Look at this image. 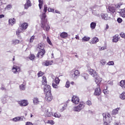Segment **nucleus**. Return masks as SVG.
Wrapping results in <instances>:
<instances>
[{
    "label": "nucleus",
    "instance_id": "nucleus-40",
    "mask_svg": "<svg viewBox=\"0 0 125 125\" xmlns=\"http://www.w3.org/2000/svg\"><path fill=\"white\" fill-rule=\"evenodd\" d=\"M23 32H24V31L23 30H22V29H20V27L19 29H18L16 32V35L17 36H19V35H20V33H23Z\"/></svg>",
    "mask_w": 125,
    "mask_h": 125
},
{
    "label": "nucleus",
    "instance_id": "nucleus-3",
    "mask_svg": "<svg viewBox=\"0 0 125 125\" xmlns=\"http://www.w3.org/2000/svg\"><path fill=\"white\" fill-rule=\"evenodd\" d=\"M84 106H85V104L83 102H80L78 106L73 107V110L74 112H81L84 108Z\"/></svg>",
    "mask_w": 125,
    "mask_h": 125
},
{
    "label": "nucleus",
    "instance_id": "nucleus-25",
    "mask_svg": "<svg viewBox=\"0 0 125 125\" xmlns=\"http://www.w3.org/2000/svg\"><path fill=\"white\" fill-rule=\"evenodd\" d=\"M8 23L9 25H11V26L14 25L15 24V19H10L8 21Z\"/></svg>",
    "mask_w": 125,
    "mask_h": 125
},
{
    "label": "nucleus",
    "instance_id": "nucleus-20",
    "mask_svg": "<svg viewBox=\"0 0 125 125\" xmlns=\"http://www.w3.org/2000/svg\"><path fill=\"white\" fill-rule=\"evenodd\" d=\"M92 14L95 16H97V17H99L100 16V11L99 10H93Z\"/></svg>",
    "mask_w": 125,
    "mask_h": 125
},
{
    "label": "nucleus",
    "instance_id": "nucleus-12",
    "mask_svg": "<svg viewBox=\"0 0 125 125\" xmlns=\"http://www.w3.org/2000/svg\"><path fill=\"white\" fill-rule=\"evenodd\" d=\"M101 16L104 20H109L110 18V17L108 16V14L106 13H102Z\"/></svg>",
    "mask_w": 125,
    "mask_h": 125
},
{
    "label": "nucleus",
    "instance_id": "nucleus-50",
    "mask_svg": "<svg viewBox=\"0 0 125 125\" xmlns=\"http://www.w3.org/2000/svg\"><path fill=\"white\" fill-rule=\"evenodd\" d=\"M65 87H67V88H68V87H70V82L67 81L65 84Z\"/></svg>",
    "mask_w": 125,
    "mask_h": 125
},
{
    "label": "nucleus",
    "instance_id": "nucleus-27",
    "mask_svg": "<svg viewBox=\"0 0 125 125\" xmlns=\"http://www.w3.org/2000/svg\"><path fill=\"white\" fill-rule=\"evenodd\" d=\"M42 84L43 85H46L47 84V82L46 81V77L43 76L42 78Z\"/></svg>",
    "mask_w": 125,
    "mask_h": 125
},
{
    "label": "nucleus",
    "instance_id": "nucleus-17",
    "mask_svg": "<svg viewBox=\"0 0 125 125\" xmlns=\"http://www.w3.org/2000/svg\"><path fill=\"white\" fill-rule=\"evenodd\" d=\"M40 102H42V100H41V99L37 97L33 98V103L34 105H38V104H40Z\"/></svg>",
    "mask_w": 125,
    "mask_h": 125
},
{
    "label": "nucleus",
    "instance_id": "nucleus-54",
    "mask_svg": "<svg viewBox=\"0 0 125 125\" xmlns=\"http://www.w3.org/2000/svg\"><path fill=\"white\" fill-rule=\"evenodd\" d=\"M66 107H67V104L62 106V109H61V112H63V111L66 109Z\"/></svg>",
    "mask_w": 125,
    "mask_h": 125
},
{
    "label": "nucleus",
    "instance_id": "nucleus-7",
    "mask_svg": "<svg viewBox=\"0 0 125 125\" xmlns=\"http://www.w3.org/2000/svg\"><path fill=\"white\" fill-rule=\"evenodd\" d=\"M21 68L19 66L14 65L12 68V71L14 74H17L19 72H20Z\"/></svg>",
    "mask_w": 125,
    "mask_h": 125
},
{
    "label": "nucleus",
    "instance_id": "nucleus-36",
    "mask_svg": "<svg viewBox=\"0 0 125 125\" xmlns=\"http://www.w3.org/2000/svg\"><path fill=\"white\" fill-rule=\"evenodd\" d=\"M96 27V23L94 22H92L90 23V28L92 29V30H94V29H95V27Z\"/></svg>",
    "mask_w": 125,
    "mask_h": 125
},
{
    "label": "nucleus",
    "instance_id": "nucleus-2",
    "mask_svg": "<svg viewBox=\"0 0 125 125\" xmlns=\"http://www.w3.org/2000/svg\"><path fill=\"white\" fill-rule=\"evenodd\" d=\"M103 120H104V125H110V123H111V115L109 113H103Z\"/></svg>",
    "mask_w": 125,
    "mask_h": 125
},
{
    "label": "nucleus",
    "instance_id": "nucleus-34",
    "mask_svg": "<svg viewBox=\"0 0 125 125\" xmlns=\"http://www.w3.org/2000/svg\"><path fill=\"white\" fill-rule=\"evenodd\" d=\"M120 110V108H117L115 109H113L112 111V115H117L118 113V111Z\"/></svg>",
    "mask_w": 125,
    "mask_h": 125
},
{
    "label": "nucleus",
    "instance_id": "nucleus-64",
    "mask_svg": "<svg viewBox=\"0 0 125 125\" xmlns=\"http://www.w3.org/2000/svg\"><path fill=\"white\" fill-rule=\"evenodd\" d=\"M1 18H4V15L3 14L0 15V19H1Z\"/></svg>",
    "mask_w": 125,
    "mask_h": 125
},
{
    "label": "nucleus",
    "instance_id": "nucleus-57",
    "mask_svg": "<svg viewBox=\"0 0 125 125\" xmlns=\"http://www.w3.org/2000/svg\"><path fill=\"white\" fill-rule=\"evenodd\" d=\"M120 37L121 38H123V39H125V34L123 32H122L121 34H120Z\"/></svg>",
    "mask_w": 125,
    "mask_h": 125
},
{
    "label": "nucleus",
    "instance_id": "nucleus-58",
    "mask_svg": "<svg viewBox=\"0 0 125 125\" xmlns=\"http://www.w3.org/2000/svg\"><path fill=\"white\" fill-rule=\"evenodd\" d=\"M117 22H118V23H122V22H123V20L121 18H119L117 19Z\"/></svg>",
    "mask_w": 125,
    "mask_h": 125
},
{
    "label": "nucleus",
    "instance_id": "nucleus-23",
    "mask_svg": "<svg viewBox=\"0 0 125 125\" xmlns=\"http://www.w3.org/2000/svg\"><path fill=\"white\" fill-rule=\"evenodd\" d=\"M60 37L62 39H66V38H68V33H67L66 32H62L60 34Z\"/></svg>",
    "mask_w": 125,
    "mask_h": 125
},
{
    "label": "nucleus",
    "instance_id": "nucleus-37",
    "mask_svg": "<svg viewBox=\"0 0 125 125\" xmlns=\"http://www.w3.org/2000/svg\"><path fill=\"white\" fill-rule=\"evenodd\" d=\"M90 40V38L87 36H84L82 38L83 42H88Z\"/></svg>",
    "mask_w": 125,
    "mask_h": 125
},
{
    "label": "nucleus",
    "instance_id": "nucleus-52",
    "mask_svg": "<svg viewBox=\"0 0 125 125\" xmlns=\"http://www.w3.org/2000/svg\"><path fill=\"white\" fill-rule=\"evenodd\" d=\"M36 58V56L34 54H31L30 57L29 58L30 60H34Z\"/></svg>",
    "mask_w": 125,
    "mask_h": 125
},
{
    "label": "nucleus",
    "instance_id": "nucleus-44",
    "mask_svg": "<svg viewBox=\"0 0 125 125\" xmlns=\"http://www.w3.org/2000/svg\"><path fill=\"white\" fill-rule=\"evenodd\" d=\"M26 87H25V85L22 84L20 85V89L21 90H25Z\"/></svg>",
    "mask_w": 125,
    "mask_h": 125
},
{
    "label": "nucleus",
    "instance_id": "nucleus-55",
    "mask_svg": "<svg viewBox=\"0 0 125 125\" xmlns=\"http://www.w3.org/2000/svg\"><path fill=\"white\" fill-rule=\"evenodd\" d=\"M106 49V46H103L99 48V50H100V51L105 50V49Z\"/></svg>",
    "mask_w": 125,
    "mask_h": 125
},
{
    "label": "nucleus",
    "instance_id": "nucleus-45",
    "mask_svg": "<svg viewBox=\"0 0 125 125\" xmlns=\"http://www.w3.org/2000/svg\"><path fill=\"white\" fill-rule=\"evenodd\" d=\"M55 83L57 84H59V83H60V80H59V78L58 77H56L55 79Z\"/></svg>",
    "mask_w": 125,
    "mask_h": 125
},
{
    "label": "nucleus",
    "instance_id": "nucleus-38",
    "mask_svg": "<svg viewBox=\"0 0 125 125\" xmlns=\"http://www.w3.org/2000/svg\"><path fill=\"white\" fill-rule=\"evenodd\" d=\"M53 117L55 118H60L61 117V114L59 112H56L53 114Z\"/></svg>",
    "mask_w": 125,
    "mask_h": 125
},
{
    "label": "nucleus",
    "instance_id": "nucleus-31",
    "mask_svg": "<svg viewBox=\"0 0 125 125\" xmlns=\"http://www.w3.org/2000/svg\"><path fill=\"white\" fill-rule=\"evenodd\" d=\"M120 85L122 88H125V80H121L120 82Z\"/></svg>",
    "mask_w": 125,
    "mask_h": 125
},
{
    "label": "nucleus",
    "instance_id": "nucleus-53",
    "mask_svg": "<svg viewBox=\"0 0 125 125\" xmlns=\"http://www.w3.org/2000/svg\"><path fill=\"white\" fill-rule=\"evenodd\" d=\"M103 92L104 94H108V93H109V91H108V90H107V88H106V89L103 90Z\"/></svg>",
    "mask_w": 125,
    "mask_h": 125
},
{
    "label": "nucleus",
    "instance_id": "nucleus-11",
    "mask_svg": "<svg viewBox=\"0 0 125 125\" xmlns=\"http://www.w3.org/2000/svg\"><path fill=\"white\" fill-rule=\"evenodd\" d=\"M20 28L21 30H22V31H23L26 30L28 28V23L24 22L20 26Z\"/></svg>",
    "mask_w": 125,
    "mask_h": 125
},
{
    "label": "nucleus",
    "instance_id": "nucleus-21",
    "mask_svg": "<svg viewBox=\"0 0 125 125\" xmlns=\"http://www.w3.org/2000/svg\"><path fill=\"white\" fill-rule=\"evenodd\" d=\"M53 63V61H47L43 63V65H44L45 66H50V65H52Z\"/></svg>",
    "mask_w": 125,
    "mask_h": 125
},
{
    "label": "nucleus",
    "instance_id": "nucleus-62",
    "mask_svg": "<svg viewBox=\"0 0 125 125\" xmlns=\"http://www.w3.org/2000/svg\"><path fill=\"white\" fill-rule=\"evenodd\" d=\"M25 125H33V123H32V122H27L25 123Z\"/></svg>",
    "mask_w": 125,
    "mask_h": 125
},
{
    "label": "nucleus",
    "instance_id": "nucleus-8",
    "mask_svg": "<svg viewBox=\"0 0 125 125\" xmlns=\"http://www.w3.org/2000/svg\"><path fill=\"white\" fill-rule=\"evenodd\" d=\"M45 100L47 102H50L52 100V95L51 93L46 94V96L45 97Z\"/></svg>",
    "mask_w": 125,
    "mask_h": 125
},
{
    "label": "nucleus",
    "instance_id": "nucleus-13",
    "mask_svg": "<svg viewBox=\"0 0 125 125\" xmlns=\"http://www.w3.org/2000/svg\"><path fill=\"white\" fill-rule=\"evenodd\" d=\"M32 5V3L30 0H26V2L24 4V9H28L30 6Z\"/></svg>",
    "mask_w": 125,
    "mask_h": 125
},
{
    "label": "nucleus",
    "instance_id": "nucleus-10",
    "mask_svg": "<svg viewBox=\"0 0 125 125\" xmlns=\"http://www.w3.org/2000/svg\"><path fill=\"white\" fill-rule=\"evenodd\" d=\"M88 73H89V74L91 75L92 77H95L96 76H97V73H96V71L92 69H89Z\"/></svg>",
    "mask_w": 125,
    "mask_h": 125
},
{
    "label": "nucleus",
    "instance_id": "nucleus-33",
    "mask_svg": "<svg viewBox=\"0 0 125 125\" xmlns=\"http://www.w3.org/2000/svg\"><path fill=\"white\" fill-rule=\"evenodd\" d=\"M6 98H7V96L6 95L1 98V100L2 103H3V104H5V103H6Z\"/></svg>",
    "mask_w": 125,
    "mask_h": 125
},
{
    "label": "nucleus",
    "instance_id": "nucleus-19",
    "mask_svg": "<svg viewBox=\"0 0 125 125\" xmlns=\"http://www.w3.org/2000/svg\"><path fill=\"white\" fill-rule=\"evenodd\" d=\"M99 42V40L98 38L97 37H94L92 38L90 42V43H92V44H94L95 43H96V42Z\"/></svg>",
    "mask_w": 125,
    "mask_h": 125
},
{
    "label": "nucleus",
    "instance_id": "nucleus-60",
    "mask_svg": "<svg viewBox=\"0 0 125 125\" xmlns=\"http://www.w3.org/2000/svg\"><path fill=\"white\" fill-rule=\"evenodd\" d=\"M0 88L1 90H6V88H5V87L3 85H2Z\"/></svg>",
    "mask_w": 125,
    "mask_h": 125
},
{
    "label": "nucleus",
    "instance_id": "nucleus-61",
    "mask_svg": "<svg viewBox=\"0 0 125 125\" xmlns=\"http://www.w3.org/2000/svg\"><path fill=\"white\" fill-rule=\"evenodd\" d=\"M53 13H58V14H60V12H59L57 10H54V12H53Z\"/></svg>",
    "mask_w": 125,
    "mask_h": 125
},
{
    "label": "nucleus",
    "instance_id": "nucleus-59",
    "mask_svg": "<svg viewBox=\"0 0 125 125\" xmlns=\"http://www.w3.org/2000/svg\"><path fill=\"white\" fill-rule=\"evenodd\" d=\"M48 12H54V9L49 8H48Z\"/></svg>",
    "mask_w": 125,
    "mask_h": 125
},
{
    "label": "nucleus",
    "instance_id": "nucleus-26",
    "mask_svg": "<svg viewBox=\"0 0 125 125\" xmlns=\"http://www.w3.org/2000/svg\"><path fill=\"white\" fill-rule=\"evenodd\" d=\"M12 121L13 122H20L21 121H23V118L20 117H17L13 119Z\"/></svg>",
    "mask_w": 125,
    "mask_h": 125
},
{
    "label": "nucleus",
    "instance_id": "nucleus-39",
    "mask_svg": "<svg viewBox=\"0 0 125 125\" xmlns=\"http://www.w3.org/2000/svg\"><path fill=\"white\" fill-rule=\"evenodd\" d=\"M39 6L40 9H42V4H43V0H39Z\"/></svg>",
    "mask_w": 125,
    "mask_h": 125
},
{
    "label": "nucleus",
    "instance_id": "nucleus-24",
    "mask_svg": "<svg viewBox=\"0 0 125 125\" xmlns=\"http://www.w3.org/2000/svg\"><path fill=\"white\" fill-rule=\"evenodd\" d=\"M120 16L125 18V8L124 9H122L121 11L119 12Z\"/></svg>",
    "mask_w": 125,
    "mask_h": 125
},
{
    "label": "nucleus",
    "instance_id": "nucleus-28",
    "mask_svg": "<svg viewBox=\"0 0 125 125\" xmlns=\"http://www.w3.org/2000/svg\"><path fill=\"white\" fill-rule=\"evenodd\" d=\"M108 10L110 12L114 13L116 11V9L113 6H110L108 7Z\"/></svg>",
    "mask_w": 125,
    "mask_h": 125
},
{
    "label": "nucleus",
    "instance_id": "nucleus-35",
    "mask_svg": "<svg viewBox=\"0 0 125 125\" xmlns=\"http://www.w3.org/2000/svg\"><path fill=\"white\" fill-rule=\"evenodd\" d=\"M11 8H12V4H8L6 6V7H5L4 9H5V10H10V9H11Z\"/></svg>",
    "mask_w": 125,
    "mask_h": 125
},
{
    "label": "nucleus",
    "instance_id": "nucleus-41",
    "mask_svg": "<svg viewBox=\"0 0 125 125\" xmlns=\"http://www.w3.org/2000/svg\"><path fill=\"white\" fill-rule=\"evenodd\" d=\"M46 124H49L51 125H53L55 124V122L53 120H48L46 122Z\"/></svg>",
    "mask_w": 125,
    "mask_h": 125
},
{
    "label": "nucleus",
    "instance_id": "nucleus-18",
    "mask_svg": "<svg viewBox=\"0 0 125 125\" xmlns=\"http://www.w3.org/2000/svg\"><path fill=\"white\" fill-rule=\"evenodd\" d=\"M94 94V95L99 96V95L101 94V90L100 89V88L98 87L96 88Z\"/></svg>",
    "mask_w": 125,
    "mask_h": 125
},
{
    "label": "nucleus",
    "instance_id": "nucleus-4",
    "mask_svg": "<svg viewBox=\"0 0 125 125\" xmlns=\"http://www.w3.org/2000/svg\"><path fill=\"white\" fill-rule=\"evenodd\" d=\"M51 88H50V85H44V91L46 94L51 93Z\"/></svg>",
    "mask_w": 125,
    "mask_h": 125
},
{
    "label": "nucleus",
    "instance_id": "nucleus-48",
    "mask_svg": "<svg viewBox=\"0 0 125 125\" xmlns=\"http://www.w3.org/2000/svg\"><path fill=\"white\" fill-rule=\"evenodd\" d=\"M106 65H108V66H113L114 65V62L113 61H109Z\"/></svg>",
    "mask_w": 125,
    "mask_h": 125
},
{
    "label": "nucleus",
    "instance_id": "nucleus-51",
    "mask_svg": "<svg viewBox=\"0 0 125 125\" xmlns=\"http://www.w3.org/2000/svg\"><path fill=\"white\" fill-rule=\"evenodd\" d=\"M52 86L54 87V88H56V89L58 88V85L57 84H55V83H52Z\"/></svg>",
    "mask_w": 125,
    "mask_h": 125
},
{
    "label": "nucleus",
    "instance_id": "nucleus-32",
    "mask_svg": "<svg viewBox=\"0 0 125 125\" xmlns=\"http://www.w3.org/2000/svg\"><path fill=\"white\" fill-rule=\"evenodd\" d=\"M119 98H120L121 100H125V92H122V93L120 95Z\"/></svg>",
    "mask_w": 125,
    "mask_h": 125
},
{
    "label": "nucleus",
    "instance_id": "nucleus-42",
    "mask_svg": "<svg viewBox=\"0 0 125 125\" xmlns=\"http://www.w3.org/2000/svg\"><path fill=\"white\" fill-rule=\"evenodd\" d=\"M100 63L103 65V66H104L105 64H106L107 62H106V60L104 59H102L100 61Z\"/></svg>",
    "mask_w": 125,
    "mask_h": 125
},
{
    "label": "nucleus",
    "instance_id": "nucleus-22",
    "mask_svg": "<svg viewBox=\"0 0 125 125\" xmlns=\"http://www.w3.org/2000/svg\"><path fill=\"white\" fill-rule=\"evenodd\" d=\"M95 78L96 79L95 83L97 85L101 83L102 80L99 77L97 76V75H96Z\"/></svg>",
    "mask_w": 125,
    "mask_h": 125
},
{
    "label": "nucleus",
    "instance_id": "nucleus-6",
    "mask_svg": "<svg viewBox=\"0 0 125 125\" xmlns=\"http://www.w3.org/2000/svg\"><path fill=\"white\" fill-rule=\"evenodd\" d=\"M80 71L76 70L74 71V73L72 74V78L73 80H76L80 76Z\"/></svg>",
    "mask_w": 125,
    "mask_h": 125
},
{
    "label": "nucleus",
    "instance_id": "nucleus-1",
    "mask_svg": "<svg viewBox=\"0 0 125 125\" xmlns=\"http://www.w3.org/2000/svg\"><path fill=\"white\" fill-rule=\"evenodd\" d=\"M47 11V7L46 5H44V9L43 12L41 15V24H42V28L44 30V31H49L50 29V27L48 25V23H47V20L45 19L46 18V12Z\"/></svg>",
    "mask_w": 125,
    "mask_h": 125
},
{
    "label": "nucleus",
    "instance_id": "nucleus-29",
    "mask_svg": "<svg viewBox=\"0 0 125 125\" xmlns=\"http://www.w3.org/2000/svg\"><path fill=\"white\" fill-rule=\"evenodd\" d=\"M119 35H115L113 37V42H118L119 41Z\"/></svg>",
    "mask_w": 125,
    "mask_h": 125
},
{
    "label": "nucleus",
    "instance_id": "nucleus-14",
    "mask_svg": "<svg viewBox=\"0 0 125 125\" xmlns=\"http://www.w3.org/2000/svg\"><path fill=\"white\" fill-rule=\"evenodd\" d=\"M43 111L44 114L46 115L47 117H51V116H53L52 112L48 111V108H46Z\"/></svg>",
    "mask_w": 125,
    "mask_h": 125
},
{
    "label": "nucleus",
    "instance_id": "nucleus-47",
    "mask_svg": "<svg viewBox=\"0 0 125 125\" xmlns=\"http://www.w3.org/2000/svg\"><path fill=\"white\" fill-rule=\"evenodd\" d=\"M43 74H44V73H43V72L40 71V72L38 73V76L39 77H42V76H43Z\"/></svg>",
    "mask_w": 125,
    "mask_h": 125
},
{
    "label": "nucleus",
    "instance_id": "nucleus-16",
    "mask_svg": "<svg viewBox=\"0 0 125 125\" xmlns=\"http://www.w3.org/2000/svg\"><path fill=\"white\" fill-rule=\"evenodd\" d=\"M19 104H20L21 106H27L29 104L26 100H22L19 102Z\"/></svg>",
    "mask_w": 125,
    "mask_h": 125
},
{
    "label": "nucleus",
    "instance_id": "nucleus-5",
    "mask_svg": "<svg viewBox=\"0 0 125 125\" xmlns=\"http://www.w3.org/2000/svg\"><path fill=\"white\" fill-rule=\"evenodd\" d=\"M71 101L74 104H79L80 103V98L77 96H73Z\"/></svg>",
    "mask_w": 125,
    "mask_h": 125
},
{
    "label": "nucleus",
    "instance_id": "nucleus-56",
    "mask_svg": "<svg viewBox=\"0 0 125 125\" xmlns=\"http://www.w3.org/2000/svg\"><path fill=\"white\" fill-rule=\"evenodd\" d=\"M86 104L87 105H88V106H90L92 105V104L91 103V102L90 101H87L86 102Z\"/></svg>",
    "mask_w": 125,
    "mask_h": 125
},
{
    "label": "nucleus",
    "instance_id": "nucleus-15",
    "mask_svg": "<svg viewBox=\"0 0 125 125\" xmlns=\"http://www.w3.org/2000/svg\"><path fill=\"white\" fill-rule=\"evenodd\" d=\"M44 45L42 43H40L38 45L37 50L39 51L40 50H44Z\"/></svg>",
    "mask_w": 125,
    "mask_h": 125
},
{
    "label": "nucleus",
    "instance_id": "nucleus-49",
    "mask_svg": "<svg viewBox=\"0 0 125 125\" xmlns=\"http://www.w3.org/2000/svg\"><path fill=\"white\" fill-rule=\"evenodd\" d=\"M46 40L48 43H49V44L51 45V44H52V43H51V41H50V39H49V37H47Z\"/></svg>",
    "mask_w": 125,
    "mask_h": 125
},
{
    "label": "nucleus",
    "instance_id": "nucleus-63",
    "mask_svg": "<svg viewBox=\"0 0 125 125\" xmlns=\"http://www.w3.org/2000/svg\"><path fill=\"white\" fill-rule=\"evenodd\" d=\"M115 7H116V8H120V7H121V5L120 4H118L115 5Z\"/></svg>",
    "mask_w": 125,
    "mask_h": 125
},
{
    "label": "nucleus",
    "instance_id": "nucleus-30",
    "mask_svg": "<svg viewBox=\"0 0 125 125\" xmlns=\"http://www.w3.org/2000/svg\"><path fill=\"white\" fill-rule=\"evenodd\" d=\"M20 42V41L17 40V39H14L12 41V44H14V45H16V44H18Z\"/></svg>",
    "mask_w": 125,
    "mask_h": 125
},
{
    "label": "nucleus",
    "instance_id": "nucleus-46",
    "mask_svg": "<svg viewBox=\"0 0 125 125\" xmlns=\"http://www.w3.org/2000/svg\"><path fill=\"white\" fill-rule=\"evenodd\" d=\"M35 40V36H32L29 40V42H34V40Z\"/></svg>",
    "mask_w": 125,
    "mask_h": 125
},
{
    "label": "nucleus",
    "instance_id": "nucleus-9",
    "mask_svg": "<svg viewBox=\"0 0 125 125\" xmlns=\"http://www.w3.org/2000/svg\"><path fill=\"white\" fill-rule=\"evenodd\" d=\"M44 54H45V51L44 50H40L37 55V57L42 58Z\"/></svg>",
    "mask_w": 125,
    "mask_h": 125
},
{
    "label": "nucleus",
    "instance_id": "nucleus-43",
    "mask_svg": "<svg viewBox=\"0 0 125 125\" xmlns=\"http://www.w3.org/2000/svg\"><path fill=\"white\" fill-rule=\"evenodd\" d=\"M82 77H83V79H84V80H85L88 79V74H87L86 73H84V74H83Z\"/></svg>",
    "mask_w": 125,
    "mask_h": 125
}]
</instances>
